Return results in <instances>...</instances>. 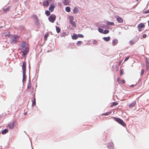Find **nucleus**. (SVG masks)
<instances>
[{"instance_id":"44","label":"nucleus","mask_w":149,"mask_h":149,"mask_svg":"<svg viewBox=\"0 0 149 149\" xmlns=\"http://www.w3.org/2000/svg\"><path fill=\"white\" fill-rule=\"evenodd\" d=\"M93 43L94 45H95L97 43V42L96 40H95L93 41Z\"/></svg>"},{"instance_id":"20","label":"nucleus","mask_w":149,"mask_h":149,"mask_svg":"<svg viewBox=\"0 0 149 149\" xmlns=\"http://www.w3.org/2000/svg\"><path fill=\"white\" fill-rule=\"evenodd\" d=\"M31 80L30 79V76H29V84H28V85L27 86V88L28 89L30 88L31 87Z\"/></svg>"},{"instance_id":"58","label":"nucleus","mask_w":149,"mask_h":149,"mask_svg":"<svg viewBox=\"0 0 149 149\" xmlns=\"http://www.w3.org/2000/svg\"><path fill=\"white\" fill-rule=\"evenodd\" d=\"M148 26H149V20L148 21Z\"/></svg>"},{"instance_id":"23","label":"nucleus","mask_w":149,"mask_h":149,"mask_svg":"<svg viewBox=\"0 0 149 149\" xmlns=\"http://www.w3.org/2000/svg\"><path fill=\"white\" fill-rule=\"evenodd\" d=\"M79 11V10L78 8L76 7H75L73 10V12L74 14L77 13Z\"/></svg>"},{"instance_id":"5","label":"nucleus","mask_w":149,"mask_h":149,"mask_svg":"<svg viewBox=\"0 0 149 149\" xmlns=\"http://www.w3.org/2000/svg\"><path fill=\"white\" fill-rule=\"evenodd\" d=\"M56 15L53 14H52L48 17V19L49 21L52 23L54 22L56 19Z\"/></svg>"},{"instance_id":"9","label":"nucleus","mask_w":149,"mask_h":149,"mask_svg":"<svg viewBox=\"0 0 149 149\" xmlns=\"http://www.w3.org/2000/svg\"><path fill=\"white\" fill-rule=\"evenodd\" d=\"M115 17L118 22L121 23L123 22V19L121 17L118 15H116Z\"/></svg>"},{"instance_id":"56","label":"nucleus","mask_w":149,"mask_h":149,"mask_svg":"<svg viewBox=\"0 0 149 149\" xmlns=\"http://www.w3.org/2000/svg\"><path fill=\"white\" fill-rule=\"evenodd\" d=\"M3 98L4 100H6V98L5 96L3 97Z\"/></svg>"},{"instance_id":"21","label":"nucleus","mask_w":149,"mask_h":149,"mask_svg":"<svg viewBox=\"0 0 149 149\" xmlns=\"http://www.w3.org/2000/svg\"><path fill=\"white\" fill-rule=\"evenodd\" d=\"M103 39L106 42L109 41L110 40V36H108L107 37H104L103 38Z\"/></svg>"},{"instance_id":"11","label":"nucleus","mask_w":149,"mask_h":149,"mask_svg":"<svg viewBox=\"0 0 149 149\" xmlns=\"http://www.w3.org/2000/svg\"><path fill=\"white\" fill-rule=\"evenodd\" d=\"M26 63L25 62H22V72H26Z\"/></svg>"},{"instance_id":"6","label":"nucleus","mask_w":149,"mask_h":149,"mask_svg":"<svg viewBox=\"0 0 149 149\" xmlns=\"http://www.w3.org/2000/svg\"><path fill=\"white\" fill-rule=\"evenodd\" d=\"M29 49L28 47H25V49L22 52V56L23 57H25L29 52Z\"/></svg>"},{"instance_id":"51","label":"nucleus","mask_w":149,"mask_h":149,"mask_svg":"<svg viewBox=\"0 0 149 149\" xmlns=\"http://www.w3.org/2000/svg\"><path fill=\"white\" fill-rule=\"evenodd\" d=\"M146 71H149V65H148L146 66Z\"/></svg>"},{"instance_id":"3","label":"nucleus","mask_w":149,"mask_h":149,"mask_svg":"<svg viewBox=\"0 0 149 149\" xmlns=\"http://www.w3.org/2000/svg\"><path fill=\"white\" fill-rule=\"evenodd\" d=\"M140 38V36L136 35L132 39L130 40L129 42V44L130 45H132L136 42H137L139 40Z\"/></svg>"},{"instance_id":"36","label":"nucleus","mask_w":149,"mask_h":149,"mask_svg":"<svg viewBox=\"0 0 149 149\" xmlns=\"http://www.w3.org/2000/svg\"><path fill=\"white\" fill-rule=\"evenodd\" d=\"M118 104V103L116 102H113L111 105V107L115 106H116Z\"/></svg>"},{"instance_id":"35","label":"nucleus","mask_w":149,"mask_h":149,"mask_svg":"<svg viewBox=\"0 0 149 149\" xmlns=\"http://www.w3.org/2000/svg\"><path fill=\"white\" fill-rule=\"evenodd\" d=\"M98 30L99 32L101 33H103L104 30L102 29L99 27L98 29Z\"/></svg>"},{"instance_id":"4","label":"nucleus","mask_w":149,"mask_h":149,"mask_svg":"<svg viewBox=\"0 0 149 149\" xmlns=\"http://www.w3.org/2000/svg\"><path fill=\"white\" fill-rule=\"evenodd\" d=\"M20 36L18 35H14L11 38L10 41L11 44H14L17 42L19 39Z\"/></svg>"},{"instance_id":"55","label":"nucleus","mask_w":149,"mask_h":149,"mask_svg":"<svg viewBox=\"0 0 149 149\" xmlns=\"http://www.w3.org/2000/svg\"><path fill=\"white\" fill-rule=\"evenodd\" d=\"M121 62H119L118 63V66H119L120 65V64H121Z\"/></svg>"},{"instance_id":"26","label":"nucleus","mask_w":149,"mask_h":149,"mask_svg":"<svg viewBox=\"0 0 149 149\" xmlns=\"http://www.w3.org/2000/svg\"><path fill=\"white\" fill-rule=\"evenodd\" d=\"M65 10L66 11L69 13L70 12V8L69 6H67L65 8Z\"/></svg>"},{"instance_id":"48","label":"nucleus","mask_w":149,"mask_h":149,"mask_svg":"<svg viewBox=\"0 0 149 149\" xmlns=\"http://www.w3.org/2000/svg\"><path fill=\"white\" fill-rule=\"evenodd\" d=\"M117 81L118 82V83H120V78L119 77H118L117 79Z\"/></svg>"},{"instance_id":"28","label":"nucleus","mask_w":149,"mask_h":149,"mask_svg":"<svg viewBox=\"0 0 149 149\" xmlns=\"http://www.w3.org/2000/svg\"><path fill=\"white\" fill-rule=\"evenodd\" d=\"M56 32L58 33H59L61 31V29L60 27L59 26H56Z\"/></svg>"},{"instance_id":"7","label":"nucleus","mask_w":149,"mask_h":149,"mask_svg":"<svg viewBox=\"0 0 149 149\" xmlns=\"http://www.w3.org/2000/svg\"><path fill=\"white\" fill-rule=\"evenodd\" d=\"M52 0H45L43 2L42 5L44 7H48L49 5L50 2L52 1Z\"/></svg>"},{"instance_id":"18","label":"nucleus","mask_w":149,"mask_h":149,"mask_svg":"<svg viewBox=\"0 0 149 149\" xmlns=\"http://www.w3.org/2000/svg\"><path fill=\"white\" fill-rule=\"evenodd\" d=\"M136 102V101H133L132 103L130 104L129 105H128L129 107H134L135 105Z\"/></svg>"},{"instance_id":"12","label":"nucleus","mask_w":149,"mask_h":149,"mask_svg":"<svg viewBox=\"0 0 149 149\" xmlns=\"http://www.w3.org/2000/svg\"><path fill=\"white\" fill-rule=\"evenodd\" d=\"M114 144L112 142H110L107 145V147L109 149H113L114 148Z\"/></svg>"},{"instance_id":"40","label":"nucleus","mask_w":149,"mask_h":149,"mask_svg":"<svg viewBox=\"0 0 149 149\" xmlns=\"http://www.w3.org/2000/svg\"><path fill=\"white\" fill-rule=\"evenodd\" d=\"M120 76L122 75L123 74V69H120Z\"/></svg>"},{"instance_id":"27","label":"nucleus","mask_w":149,"mask_h":149,"mask_svg":"<svg viewBox=\"0 0 149 149\" xmlns=\"http://www.w3.org/2000/svg\"><path fill=\"white\" fill-rule=\"evenodd\" d=\"M146 66L149 65V58H146Z\"/></svg>"},{"instance_id":"62","label":"nucleus","mask_w":149,"mask_h":149,"mask_svg":"<svg viewBox=\"0 0 149 149\" xmlns=\"http://www.w3.org/2000/svg\"><path fill=\"white\" fill-rule=\"evenodd\" d=\"M139 1V0H136V1Z\"/></svg>"},{"instance_id":"52","label":"nucleus","mask_w":149,"mask_h":149,"mask_svg":"<svg viewBox=\"0 0 149 149\" xmlns=\"http://www.w3.org/2000/svg\"><path fill=\"white\" fill-rule=\"evenodd\" d=\"M13 125H10V126H9V128H13L14 126H13Z\"/></svg>"},{"instance_id":"17","label":"nucleus","mask_w":149,"mask_h":149,"mask_svg":"<svg viewBox=\"0 0 149 149\" xmlns=\"http://www.w3.org/2000/svg\"><path fill=\"white\" fill-rule=\"evenodd\" d=\"M8 130L7 129H5L2 130L1 134H4L8 133Z\"/></svg>"},{"instance_id":"25","label":"nucleus","mask_w":149,"mask_h":149,"mask_svg":"<svg viewBox=\"0 0 149 149\" xmlns=\"http://www.w3.org/2000/svg\"><path fill=\"white\" fill-rule=\"evenodd\" d=\"M70 1V0H64L63 3L64 5H68L69 4V3Z\"/></svg>"},{"instance_id":"16","label":"nucleus","mask_w":149,"mask_h":149,"mask_svg":"<svg viewBox=\"0 0 149 149\" xmlns=\"http://www.w3.org/2000/svg\"><path fill=\"white\" fill-rule=\"evenodd\" d=\"M118 40L117 39H114L112 41V43L113 45L115 46L118 43Z\"/></svg>"},{"instance_id":"13","label":"nucleus","mask_w":149,"mask_h":149,"mask_svg":"<svg viewBox=\"0 0 149 149\" xmlns=\"http://www.w3.org/2000/svg\"><path fill=\"white\" fill-rule=\"evenodd\" d=\"M26 43L25 41H23L21 43V49H22L25 48Z\"/></svg>"},{"instance_id":"19","label":"nucleus","mask_w":149,"mask_h":149,"mask_svg":"<svg viewBox=\"0 0 149 149\" xmlns=\"http://www.w3.org/2000/svg\"><path fill=\"white\" fill-rule=\"evenodd\" d=\"M72 39L73 40H76L78 38L77 35L74 33L73 35L72 36Z\"/></svg>"},{"instance_id":"32","label":"nucleus","mask_w":149,"mask_h":149,"mask_svg":"<svg viewBox=\"0 0 149 149\" xmlns=\"http://www.w3.org/2000/svg\"><path fill=\"white\" fill-rule=\"evenodd\" d=\"M111 113V112L109 111L108 112H107L105 113H102L101 115L104 116H108L110 115Z\"/></svg>"},{"instance_id":"2","label":"nucleus","mask_w":149,"mask_h":149,"mask_svg":"<svg viewBox=\"0 0 149 149\" xmlns=\"http://www.w3.org/2000/svg\"><path fill=\"white\" fill-rule=\"evenodd\" d=\"M111 118H113L114 120L123 126L125 127L126 126V123L120 118L115 117H112Z\"/></svg>"},{"instance_id":"41","label":"nucleus","mask_w":149,"mask_h":149,"mask_svg":"<svg viewBox=\"0 0 149 149\" xmlns=\"http://www.w3.org/2000/svg\"><path fill=\"white\" fill-rule=\"evenodd\" d=\"M77 35H78V37H79V38H83L84 37V35L81 34H78Z\"/></svg>"},{"instance_id":"43","label":"nucleus","mask_w":149,"mask_h":149,"mask_svg":"<svg viewBox=\"0 0 149 149\" xmlns=\"http://www.w3.org/2000/svg\"><path fill=\"white\" fill-rule=\"evenodd\" d=\"M9 10V6L7 7L5 9H3V10L4 12H6L7 11H8Z\"/></svg>"},{"instance_id":"31","label":"nucleus","mask_w":149,"mask_h":149,"mask_svg":"<svg viewBox=\"0 0 149 149\" xmlns=\"http://www.w3.org/2000/svg\"><path fill=\"white\" fill-rule=\"evenodd\" d=\"M45 14L47 16H48L50 15V11L48 10H46L45 11Z\"/></svg>"},{"instance_id":"45","label":"nucleus","mask_w":149,"mask_h":149,"mask_svg":"<svg viewBox=\"0 0 149 149\" xmlns=\"http://www.w3.org/2000/svg\"><path fill=\"white\" fill-rule=\"evenodd\" d=\"M144 72V70H143L142 69H141V75H142L143 74Z\"/></svg>"},{"instance_id":"22","label":"nucleus","mask_w":149,"mask_h":149,"mask_svg":"<svg viewBox=\"0 0 149 149\" xmlns=\"http://www.w3.org/2000/svg\"><path fill=\"white\" fill-rule=\"evenodd\" d=\"M100 27L102 28H105L107 29L108 28V26L105 24H101L100 25Z\"/></svg>"},{"instance_id":"37","label":"nucleus","mask_w":149,"mask_h":149,"mask_svg":"<svg viewBox=\"0 0 149 149\" xmlns=\"http://www.w3.org/2000/svg\"><path fill=\"white\" fill-rule=\"evenodd\" d=\"M109 31L108 30L106 29L103 32V33L105 34L108 33L109 32Z\"/></svg>"},{"instance_id":"15","label":"nucleus","mask_w":149,"mask_h":149,"mask_svg":"<svg viewBox=\"0 0 149 149\" xmlns=\"http://www.w3.org/2000/svg\"><path fill=\"white\" fill-rule=\"evenodd\" d=\"M49 36V32H47L44 35V40L45 41H46L47 39V38Z\"/></svg>"},{"instance_id":"60","label":"nucleus","mask_w":149,"mask_h":149,"mask_svg":"<svg viewBox=\"0 0 149 149\" xmlns=\"http://www.w3.org/2000/svg\"><path fill=\"white\" fill-rule=\"evenodd\" d=\"M149 72H148V73H147V75H149Z\"/></svg>"},{"instance_id":"53","label":"nucleus","mask_w":149,"mask_h":149,"mask_svg":"<svg viewBox=\"0 0 149 149\" xmlns=\"http://www.w3.org/2000/svg\"><path fill=\"white\" fill-rule=\"evenodd\" d=\"M136 85V84L135 85V84H132L130 86V87H134V86H135Z\"/></svg>"},{"instance_id":"38","label":"nucleus","mask_w":149,"mask_h":149,"mask_svg":"<svg viewBox=\"0 0 149 149\" xmlns=\"http://www.w3.org/2000/svg\"><path fill=\"white\" fill-rule=\"evenodd\" d=\"M82 43L83 42L82 41H79L77 42V43H76V44L77 46H79L80 45H81V43Z\"/></svg>"},{"instance_id":"46","label":"nucleus","mask_w":149,"mask_h":149,"mask_svg":"<svg viewBox=\"0 0 149 149\" xmlns=\"http://www.w3.org/2000/svg\"><path fill=\"white\" fill-rule=\"evenodd\" d=\"M66 33L65 32H63L61 34V35L62 36H63L65 35Z\"/></svg>"},{"instance_id":"34","label":"nucleus","mask_w":149,"mask_h":149,"mask_svg":"<svg viewBox=\"0 0 149 149\" xmlns=\"http://www.w3.org/2000/svg\"><path fill=\"white\" fill-rule=\"evenodd\" d=\"M69 19H70V22L73 21L74 17L72 16H70L68 17Z\"/></svg>"},{"instance_id":"29","label":"nucleus","mask_w":149,"mask_h":149,"mask_svg":"<svg viewBox=\"0 0 149 149\" xmlns=\"http://www.w3.org/2000/svg\"><path fill=\"white\" fill-rule=\"evenodd\" d=\"M33 101L32 100V106H34L36 104V98L35 97L33 98Z\"/></svg>"},{"instance_id":"57","label":"nucleus","mask_w":149,"mask_h":149,"mask_svg":"<svg viewBox=\"0 0 149 149\" xmlns=\"http://www.w3.org/2000/svg\"><path fill=\"white\" fill-rule=\"evenodd\" d=\"M19 0H15V2H17V1H18Z\"/></svg>"},{"instance_id":"59","label":"nucleus","mask_w":149,"mask_h":149,"mask_svg":"<svg viewBox=\"0 0 149 149\" xmlns=\"http://www.w3.org/2000/svg\"><path fill=\"white\" fill-rule=\"evenodd\" d=\"M49 32V33H51V34H52H52H52V33L51 32Z\"/></svg>"},{"instance_id":"8","label":"nucleus","mask_w":149,"mask_h":149,"mask_svg":"<svg viewBox=\"0 0 149 149\" xmlns=\"http://www.w3.org/2000/svg\"><path fill=\"white\" fill-rule=\"evenodd\" d=\"M145 26V25L143 23H141L138 24L137 27L138 29V31L139 32H141L142 31V30L141 29Z\"/></svg>"},{"instance_id":"39","label":"nucleus","mask_w":149,"mask_h":149,"mask_svg":"<svg viewBox=\"0 0 149 149\" xmlns=\"http://www.w3.org/2000/svg\"><path fill=\"white\" fill-rule=\"evenodd\" d=\"M19 28L20 30H23L24 29V27L23 25H21L19 26Z\"/></svg>"},{"instance_id":"42","label":"nucleus","mask_w":149,"mask_h":149,"mask_svg":"<svg viewBox=\"0 0 149 149\" xmlns=\"http://www.w3.org/2000/svg\"><path fill=\"white\" fill-rule=\"evenodd\" d=\"M149 13V9L146 10L145 11L143 12V14H147V13Z\"/></svg>"},{"instance_id":"1","label":"nucleus","mask_w":149,"mask_h":149,"mask_svg":"<svg viewBox=\"0 0 149 149\" xmlns=\"http://www.w3.org/2000/svg\"><path fill=\"white\" fill-rule=\"evenodd\" d=\"M31 18L34 20V22L35 25L36 26V29L38 31L39 29L40 28L41 24L40 23V20L38 16L35 14H33L31 15Z\"/></svg>"},{"instance_id":"61","label":"nucleus","mask_w":149,"mask_h":149,"mask_svg":"<svg viewBox=\"0 0 149 149\" xmlns=\"http://www.w3.org/2000/svg\"><path fill=\"white\" fill-rule=\"evenodd\" d=\"M29 67H30V65L29 62Z\"/></svg>"},{"instance_id":"30","label":"nucleus","mask_w":149,"mask_h":149,"mask_svg":"<svg viewBox=\"0 0 149 149\" xmlns=\"http://www.w3.org/2000/svg\"><path fill=\"white\" fill-rule=\"evenodd\" d=\"M70 23L71 24V25H72V26L75 27L76 26V24L75 23V22L74 21H72L70 22Z\"/></svg>"},{"instance_id":"10","label":"nucleus","mask_w":149,"mask_h":149,"mask_svg":"<svg viewBox=\"0 0 149 149\" xmlns=\"http://www.w3.org/2000/svg\"><path fill=\"white\" fill-rule=\"evenodd\" d=\"M55 8V6L53 3L50 4V6L49 8V10L51 12H52L54 11V8Z\"/></svg>"},{"instance_id":"47","label":"nucleus","mask_w":149,"mask_h":149,"mask_svg":"<svg viewBox=\"0 0 149 149\" xmlns=\"http://www.w3.org/2000/svg\"><path fill=\"white\" fill-rule=\"evenodd\" d=\"M116 68H115V69H116V71H118V69H119V68H118V65H116Z\"/></svg>"},{"instance_id":"64","label":"nucleus","mask_w":149,"mask_h":149,"mask_svg":"<svg viewBox=\"0 0 149 149\" xmlns=\"http://www.w3.org/2000/svg\"><path fill=\"white\" fill-rule=\"evenodd\" d=\"M25 113L24 114L25 115H26V113Z\"/></svg>"},{"instance_id":"49","label":"nucleus","mask_w":149,"mask_h":149,"mask_svg":"<svg viewBox=\"0 0 149 149\" xmlns=\"http://www.w3.org/2000/svg\"><path fill=\"white\" fill-rule=\"evenodd\" d=\"M129 58V56H127L125 59L124 61H127Z\"/></svg>"},{"instance_id":"54","label":"nucleus","mask_w":149,"mask_h":149,"mask_svg":"<svg viewBox=\"0 0 149 149\" xmlns=\"http://www.w3.org/2000/svg\"><path fill=\"white\" fill-rule=\"evenodd\" d=\"M121 81L123 84H124L125 82V81L124 79H123Z\"/></svg>"},{"instance_id":"50","label":"nucleus","mask_w":149,"mask_h":149,"mask_svg":"<svg viewBox=\"0 0 149 149\" xmlns=\"http://www.w3.org/2000/svg\"><path fill=\"white\" fill-rule=\"evenodd\" d=\"M147 36V35L146 34H143L142 36V37L143 38H146Z\"/></svg>"},{"instance_id":"63","label":"nucleus","mask_w":149,"mask_h":149,"mask_svg":"<svg viewBox=\"0 0 149 149\" xmlns=\"http://www.w3.org/2000/svg\"><path fill=\"white\" fill-rule=\"evenodd\" d=\"M1 116H0V118H1Z\"/></svg>"},{"instance_id":"14","label":"nucleus","mask_w":149,"mask_h":149,"mask_svg":"<svg viewBox=\"0 0 149 149\" xmlns=\"http://www.w3.org/2000/svg\"><path fill=\"white\" fill-rule=\"evenodd\" d=\"M23 72V78L22 80V82L23 83V85H24V81H25L26 79V72Z\"/></svg>"},{"instance_id":"24","label":"nucleus","mask_w":149,"mask_h":149,"mask_svg":"<svg viewBox=\"0 0 149 149\" xmlns=\"http://www.w3.org/2000/svg\"><path fill=\"white\" fill-rule=\"evenodd\" d=\"M106 24L107 25H114L115 24L113 22H110L108 21H106Z\"/></svg>"},{"instance_id":"33","label":"nucleus","mask_w":149,"mask_h":149,"mask_svg":"<svg viewBox=\"0 0 149 149\" xmlns=\"http://www.w3.org/2000/svg\"><path fill=\"white\" fill-rule=\"evenodd\" d=\"M12 35L10 34V32H9L7 34H6L5 35V36L6 38H9L10 36H12Z\"/></svg>"}]
</instances>
